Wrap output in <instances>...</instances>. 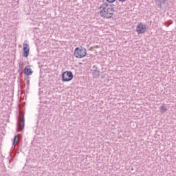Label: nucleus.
I'll use <instances>...</instances> for the list:
<instances>
[{"mask_svg":"<svg viewBox=\"0 0 176 176\" xmlns=\"http://www.w3.org/2000/svg\"><path fill=\"white\" fill-rule=\"evenodd\" d=\"M100 12L99 14L102 19H112L115 13V8L113 5H109L104 3L98 8Z\"/></svg>","mask_w":176,"mask_h":176,"instance_id":"f257e3e1","label":"nucleus"},{"mask_svg":"<svg viewBox=\"0 0 176 176\" xmlns=\"http://www.w3.org/2000/svg\"><path fill=\"white\" fill-rule=\"evenodd\" d=\"M74 54L76 58H83V57H86V55L87 54V50L82 46L77 47L74 50Z\"/></svg>","mask_w":176,"mask_h":176,"instance_id":"f03ea898","label":"nucleus"},{"mask_svg":"<svg viewBox=\"0 0 176 176\" xmlns=\"http://www.w3.org/2000/svg\"><path fill=\"white\" fill-rule=\"evenodd\" d=\"M74 79V74L71 71H66L62 74V80L63 82H69Z\"/></svg>","mask_w":176,"mask_h":176,"instance_id":"7ed1b4c3","label":"nucleus"},{"mask_svg":"<svg viewBox=\"0 0 176 176\" xmlns=\"http://www.w3.org/2000/svg\"><path fill=\"white\" fill-rule=\"evenodd\" d=\"M136 32L138 34H145L146 32V25H144L142 23H138L136 27Z\"/></svg>","mask_w":176,"mask_h":176,"instance_id":"20e7f679","label":"nucleus"},{"mask_svg":"<svg viewBox=\"0 0 176 176\" xmlns=\"http://www.w3.org/2000/svg\"><path fill=\"white\" fill-rule=\"evenodd\" d=\"M26 42L27 41L23 43V57H25V58L30 56V47Z\"/></svg>","mask_w":176,"mask_h":176,"instance_id":"39448f33","label":"nucleus"},{"mask_svg":"<svg viewBox=\"0 0 176 176\" xmlns=\"http://www.w3.org/2000/svg\"><path fill=\"white\" fill-rule=\"evenodd\" d=\"M91 72H92V75L94 78H98L100 76V74L101 72L98 69V66L97 65H94Z\"/></svg>","mask_w":176,"mask_h":176,"instance_id":"423d86ee","label":"nucleus"},{"mask_svg":"<svg viewBox=\"0 0 176 176\" xmlns=\"http://www.w3.org/2000/svg\"><path fill=\"white\" fill-rule=\"evenodd\" d=\"M24 74L27 76H31L32 74H34V71H32V69H31V66L28 65L24 69Z\"/></svg>","mask_w":176,"mask_h":176,"instance_id":"0eeeda50","label":"nucleus"},{"mask_svg":"<svg viewBox=\"0 0 176 176\" xmlns=\"http://www.w3.org/2000/svg\"><path fill=\"white\" fill-rule=\"evenodd\" d=\"M167 1L168 0H155V2L156 6H157L160 9H162V5H164Z\"/></svg>","mask_w":176,"mask_h":176,"instance_id":"6e6552de","label":"nucleus"},{"mask_svg":"<svg viewBox=\"0 0 176 176\" xmlns=\"http://www.w3.org/2000/svg\"><path fill=\"white\" fill-rule=\"evenodd\" d=\"M25 123V119L24 118V113H23L22 116H21V130H24Z\"/></svg>","mask_w":176,"mask_h":176,"instance_id":"1a4fd4ad","label":"nucleus"},{"mask_svg":"<svg viewBox=\"0 0 176 176\" xmlns=\"http://www.w3.org/2000/svg\"><path fill=\"white\" fill-rule=\"evenodd\" d=\"M19 136L15 135L13 139L12 145L14 146L17 144Z\"/></svg>","mask_w":176,"mask_h":176,"instance_id":"9d476101","label":"nucleus"},{"mask_svg":"<svg viewBox=\"0 0 176 176\" xmlns=\"http://www.w3.org/2000/svg\"><path fill=\"white\" fill-rule=\"evenodd\" d=\"M160 111H161V113H164V112H166V111H167V107H166L164 106H161Z\"/></svg>","mask_w":176,"mask_h":176,"instance_id":"9b49d317","label":"nucleus"},{"mask_svg":"<svg viewBox=\"0 0 176 176\" xmlns=\"http://www.w3.org/2000/svg\"><path fill=\"white\" fill-rule=\"evenodd\" d=\"M19 69L18 70V72L21 73L23 72V64H21V61L19 62Z\"/></svg>","mask_w":176,"mask_h":176,"instance_id":"f8f14e48","label":"nucleus"},{"mask_svg":"<svg viewBox=\"0 0 176 176\" xmlns=\"http://www.w3.org/2000/svg\"><path fill=\"white\" fill-rule=\"evenodd\" d=\"M107 2H109V3H113V2H115V1L116 0H106Z\"/></svg>","mask_w":176,"mask_h":176,"instance_id":"ddd939ff","label":"nucleus"},{"mask_svg":"<svg viewBox=\"0 0 176 176\" xmlns=\"http://www.w3.org/2000/svg\"><path fill=\"white\" fill-rule=\"evenodd\" d=\"M119 2H122V3H123V2H126V0H118Z\"/></svg>","mask_w":176,"mask_h":176,"instance_id":"4468645a","label":"nucleus"},{"mask_svg":"<svg viewBox=\"0 0 176 176\" xmlns=\"http://www.w3.org/2000/svg\"><path fill=\"white\" fill-rule=\"evenodd\" d=\"M131 124H135V127H137V123H135V122H131Z\"/></svg>","mask_w":176,"mask_h":176,"instance_id":"2eb2a0df","label":"nucleus"},{"mask_svg":"<svg viewBox=\"0 0 176 176\" xmlns=\"http://www.w3.org/2000/svg\"><path fill=\"white\" fill-rule=\"evenodd\" d=\"M26 83H27V85H30V80H28L26 81Z\"/></svg>","mask_w":176,"mask_h":176,"instance_id":"dca6fc26","label":"nucleus"}]
</instances>
